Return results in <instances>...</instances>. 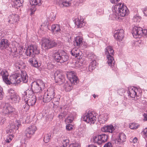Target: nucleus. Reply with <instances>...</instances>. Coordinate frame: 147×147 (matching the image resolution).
<instances>
[{"label":"nucleus","instance_id":"1","mask_svg":"<svg viewBox=\"0 0 147 147\" xmlns=\"http://www.w3.org/2000/svg\"><path fill=\"white\" fill-rule=\"evenodd\" d=\"M112 13L109 16V19L112 20H121L123 18L129 13L127 7L122 3H119L113 6Z\"/></svg>","mask_w":147,"mask_h":147},{"label":"nucleus","instance_id":"2","mask_svg":"<svg viewBox=\"0 0 147 147\" xmlns=\"http://www.w3.org/2000/svg\"><path fill=\"white\" fill-rule=\"evenodd\" d=\"M9 74L6 71L3 72L2 78L3 81L7 84H18L22 81L23 82L26 83L28 80V77L26 72L22 71L20 76L16 74L10 76L8 78Z\"/></svg>","mask_w":147,"mask_h":147},{"label":"nucleus","instance_id":"3","mask_svg":"<svg viewBox=\"0 0 147 147\" xmlns=\"http://www.w3.org/2000/svg\"><path fill=\"white\" fill-rule=\"evenodd\" d=\"M67 75L69 82H65L63 85V88L65 91H69L72 89V85L77 82L78 78L76 73L73 71L67 72Z\"/></svg>","mask_w":147,"mask_h":147},{"label":"nucleus","instance_id":"4","mask_svg":"<svg viewBox=\"0 0 147 147\" xmlns=\"http://www.w3.org/2000/svg\"><path fill=\"white\" fill-rule=\"evenodd\" d=\"M23 95L26 104H27L29 106H32L35 104L36 100V97L32 90L28 89L26 90Z\"/></svg>","mask_w":147,"mask_h":147},{"label":"nucleus","instance_id":"5","mask_svg":"<svg viewBox=\"0 0 147 147\" xmlns=\"http://www.w3.org/2000/svg\"><path fill=\"white\" fill-rule=\"evenodd\" d=\"M53 56L56 61L60 63L66 62L69 59L67 54L61 50L55 51Z\"/></svg>","mask_w":147,"mask_h":147},{"label":"nucleus","instance_id":"6","mask_svg":"<svg viewBox=\"0 0 147 147\" xmlns=\"http://www.w3.org/2000/svg\"><path fill=\"white\" fill-rule=\"evenodd\" d=\"M142 92V90L140 88L131 87L128 88L129 96L134 98V100H137L140 98Z\"/></svg>","mask_w":147,"mask_h":147},{"label":"nucleus","instance_id":"7","mask_svg":"<svg viewBox=\"0 0 147 147\" xmlns=\"http://www.w3.org/2000/svg\"><path fill=\"white\" fill-rule=\"evenodd\" d=\"M20 125L21 123L19 120L16 121L14 124H10L9 129L8 132V134H10L7 137L6 140L7 142L9 143L12 140L13 138L12 134L14 132L15 130H18Z\"/></svg>","mask_w":147,"mask_h":147},{"label":"nucleus","instance_id":"8","mask_svg":"<svg viewBox=\"0 0 147 147\" xmlns=\"http://www.w3.org/2000/svg\"><path fill=\"white\" fill-rule=\"evenodd\" d=\"M45 83L42 80H37L32 82V87L36 92H40L43 90L45 87Z\"/></svg>","mask_w":147,"mask_h":147},{"label":"nucleus","instance_id":"9","mask_svg":"<svg viewBox=\"0 0 147 147\" xmlns=\"http://www.w3.org/2000/svg\"><path fill=\"white\" fill-rule=\"evenodd\" d=\"M82 119L87 123L91 124L95 123L96 118L94 115V112L90 111L85 113L82 117Z\"/></svg>","mask_w":147,"mask_h":147},{"label":"nucleus","instance_id":"10","mask_svg":"<svg viewBox=\"0 0 147 147\" xmlns=\"http://www.w3.org/2000/svg\"><path fill=\"white\" fill-rule=\"evenodd\" d=\"M57 45L55 42L47 38H42L41 46L42 49L45 50L52 48Z\"/></svg>","mask_w":147,"mask_h":147},{"label":"nucleus","instance_id":"11","mask_svg":"<svg viewBox=\"0 0 147 147\" xmlns=\"http://www.w3.org/2000/svg\"><path fill=\"white\" fill-rule=\"evenodd\" d=\"M7 94L9 100L12 102L14 103L19 102L20 100L19 96L14 90L11 88L8 90Z\"/></svg>","mask_w":147,"mask_h":147},{"label":"nucleus","instance_id":"12","mask_svg":"<svg viewBox=\"0 0 147 147\" xmlns=\"http://www.w3.org/2000/svg\"><path fill=\"white\" fill-rule=\"evenodd\" d=\"M3 115L10 117L15 113V109L9 104H6L2 111Z\"/></svg>","mask_w":147,"mask_h":147},{"label":"nucleus","instance_id":"13","mask_svg":"<svg viewBox=\"0 0 147 147\" xmlns=\"http://www.w3.org/2000/svg\"><path fill=\"white\" fill-rule=\"evenodd\" d=\"M39 50L38 47L36 45H31L26 49L25 53L28 57L30 55L33 56L34 55H37L39 53Z\"/></svg>","mask_w":147,"mask_h":147},{"label":"nucleus","instance_id":"14","mask_svg":"<svg viewBox=\"0 0 147 147\" xmlns=\"http://www.w3.org/2000/svg\"><path fill=\"white\" fill-rule=\"evenodd\" d=\"M53 75L56 82L59 83V84H62L65 81L64 76L59 71L57 70L55 71Z\"/></svg>","mask_w":147,"mask_h":147},{"label":"nucleus","instance_id":"15","mask_svg":"<svg viewBox=\"0 0 147 147\" xmlns=\"http://www.w3.org/2000/svg\"><path fill=\"white\" fill-rule=\"evenodd\" d=\"M30 3L31 5L30 9L31 14L32 15L36 10V6H39L41 5V0H30Z\"/></svg>","mask_w":147,"mask_h":147},{"label":"nucleus","instance_id":"16","mask_svg":"<svg viewBox=\"0 0 147 147\" xmlns=\"http://www.w3.org/2000/svg\"><path fill=\"white\" fill-rule=\"evenodd\" d=\"M37 130L36 126L33 125L29 126L26 130L25 134L26 137L28 138H30L35 133Z\"/></svg>","mask_w":147,"mask_h":147},{"label":"nucleus","instance_id":"17","mask_svg":"<svg viewBox=\"0 0 147 147\" xmlns=\"http://www.w3.org/2000/svg\"><path fill=\"white\" fill-rule=\"evenodd\" d=\"M142 28L135 26L133 29L132 34L134 37L136 38H140L142 36Z\"/></svg>","mask_w":147,"mask_h":147},{"label":"nucleus","instance_id":"18","mask_svg":"<svg viewBox=\"0 0 147 147\" xmlns=\"http://www.w3.org/2000/svg\"><path fill=\"white\" fill-rule=\"evenodd\" d=\"M8 18L9 19L8 22L9 23L16 25L19 21V16L17 14H12L9 16Z\"/></svg>","mask_w":147,"mask_h":147},{"label":"nucleus","instance_id":"19","mask_svg":"<svg viewBox=\"0 0 147 147\" xmlns=\"http://www.w3.org/2000/svg\"><path fill=\"white\" fill-rule=\"evenodd\" d=\"M124 31L122 29L119 30L114 32V36L117 40L121 41L123 38Z\"/></svg>","mask_w":147,"mask_h":147},{"label":"nucleus","instance_id":"20","mask_svg":"<svg viewBox=\"0 0 147 147\" xmlns=\"http://www.w3.org/2000/svg\"><path fill=\"white\" fill-rule=\"evenodd\" d=\"M126 139V137L125 135L123 133H121L119 134L118 136L115 140L116 143L120 144L125 142Z\"/></svg>","mask_w":147,"mask_h":147},{"label":"nucleus","instance_id":"21","mask_svg":"<svg viewBox=\"0 0 147 147\" xmlns=\"http://www.w3.org/2000/svg\"><path fill=\"white\" fill-rule=\"evenodd\" d=\"M9 43L8 40L5 38H3L0 41V49L1 50H4L8 48L9 46Z\"/></svg>","mask_w":147,"mask_h":147},{"label":"nucleus","instance_id":"22","mask_svg":"<svg viewBox=\"0 0 147 147\" xmlns=\"http://www.w3.org/2000/svg\"><path fill=\"white\" fill-rule=\"evenodd\" d=\"M57 2L61 7H68L71 5L72 0H57Z\"/></svg>","mask_w":147,"mask_h":147},{"label":"nucleus","instance_id":"23","mask_svg":"<svg viewBox=\"0 0 147 147\" xmlns=\"http://www.w3.org/2000/svg\"><path fill=\"white\" fill-rule=\"evenodd\" d=\"M109 118V114L107 113H103L98 117V119L100 123H104Z\"/></svg>","mask_w":147,"mask_h":147},{"label":"nucleus","instance_id":"24","mask_svg":"<svg viewBox=\"0 0 147 147\" xmlns=\"http://www.w3.org/2000/svg\"><path fill=\"white\" fill-rule=\"evenodd\" d=\"M75 24L78 28H80L84 25L83 19L82 17H78L75 20Z\"/></svg>","mask_w":147,"mask_h":147},{"label":"nucleus","instance_id":"25","mask_svg":"<svg viewBox=\"0 0 147 147\" xmlns=\"http://www.w3.org/2000/svg\"><path fill=\"white\" fill-rule=\"evenodd\" d=\"M114 129V127L112 125L104 126L101 128L102 131L109 133H112Z\"/></svg>","mask_w":147,"mask_h":147},{"label":"nucleus","instance_id":"26","mask_svg":"<svg viewBox=\"0 0 147 147\" xmlns=\"http://www.w3.org/2000/svg\"><path fill=\"white\" fill-rule=\"evenodd\" d=\"M12 51L15 53L21 54L24 52V49L22 47L17 44L16 47H15L13 48Z\"/></svg>","mask_w":147,"mask_h":147},{"label":"nucleus","instance_id":"27","mask_svg":"<svg viewBox=\"0 0 147 147\" xmlns=\"http://www.w3.org/2000/svg\"><path fill=\"white\" fill-rule=\"evenodd\" d=\"M51 29L54 34H59L61 33L60 25L58 24H53L51 26Z\"/></svg>","mask_w":147,"mask_h":147},{"label":"nucleus","instance_id":"28","mask_svg":"<svg viewBox=\"0 0 147 147\" xmlns=\"http://www.w3.org/2000/svg\"><path fill=\"white\" fill-rule=\"evenodd\" d=\"M83 38L82 37L77 36L75 38L74 44L75 46H80L83 43Z\"/></svg>","mask_w":147,"mask_h":147},{"label":"nucleus","instance_id":"29","mask_svg":"<svg viewBox=\"0 0 147 147\" xmlns=\"http://www.w3.org/2000/svg\"><path fill=\"white\" fill-rule=\"evenodd\" d=\"M114 51L111 47L109 46L105 49V53L107 56H112L113 55Z\"/></svg>","mask_w":147,"mask_h":147},{"label":"nucleus","instance_id":"30","mask_svg":"<svg viewBox=\"0 0 147 147\" xmlns=\"http://www.w3.org/2000/svg\"><path fill=\"white\" fill-rule=\"evenodd\" d=\"M71 55L76 57H78V56L80 55L81 52L80 50L77 48H73L71 51Z\"/></svg>","mask_w":147,"mask_h":147},{"label":"nucleus","instance_id":"31","mask_svg":"<svg viewBox=\"0 0 147 147\" xmlns=\"http://www.w3.org/2000/svg\"><path fill=\"white\" fill-rule=\"evenodd\" d=\"M107 57L108 59L107 63L111 67H113L114 66L115 63L113 57L112 56H107Z\"/></svg>","mask_w":147,"mask_h":147},{"label":"nucleus","instance_id":"32","mask_svg":"<svg viewBox=\"0 0 147 147\" xmlns=\"http://www.w3.org/2000/svg\"><path fill=\"white\" fill-rule=\"evenodd\" d=\"M23 0H15L13 2L14 7L18 9V8L22 7L23 5Z\"/></svg>","mask_w":147,"mask_h":147},{"label":"nucleus","instance_id":"33","mask_svg":"<svg viewBox=\"0 0 147 147\" xmlns=\"http://www.w3.org/2000/svg\"><path fill=\"white\" fill-rule=\"evenodd\" d=\"M96 62L95 60H92L88 67L89 71L91 72L94 69L96 68Z\"/></svg>","mask_w":147,"mask_h":147},{"label":"nucleus","instance_id":"34","mask_svg":"<svg viewBox=\"0 0 147 147\" xmlns=\"http://www.w3.org/2000/svg\"><path fill=\"white\" fill-rule=\"evenodd\" d=\"M55 88H49L47 90V92L46 93L47 94L51 97V98H53L55 95Z\"/></svg>","mask_w":147,"mask_h":147},{"label":"nucleus","instance_id":"35","mask_svg":"<svg viewBox=\"0 0 147 147\" xmlns=\"http://www.w3.org/2000/svg\"><path fill=\"white\" fill-rule=\"evenodd\" d=\"M29 63L31 64L33 66L37 67L40 66L38 62L37 61L36 59L34 57L32 58H30L29 59Z\"/></svg>","mask_w":147,"mask_h":147},{"label":"nucleus","instance_id":"36","mask_svg":"<svg viewBox=\"0 0 147 147\" xmlns=\"http://www.w3.org/2000/svg\"><path fill=\"white\" fill-rule=\"evenodd\" d=\"M25 64L22 61H18L16 63L15 66L17 69H20L23 68Z\"/></svg>","mask_w":147,"mask_h":147},{"label":"nucleus","instance_id":"37","mask_svg":"<svg viewBox=\"0 0 147 147\" xmlns=\"http://www.w3.org/2000/svg\"><path fill=\"white\" fill-rule=\"evenodd\" d=\"M71 36L70 34L66 33L63 38L64 41L65 42H70L71 41Z\"/></svg>","mask_w":147,"mask_h":147},{"label":"nucleus","instance_id":"38","mask_svg":"<svg viewBox=\"0 0 147 147\" xmlns=\"http://www.w3.org/2000/svg\"><path fill=\"white\" fill-rule=\"evenodd\" d=\"M52 98L48 94L46 93L43 96V101L45 102H48L51 101Z\"/></svg>","mask_w":147,"mask_h":147},{"label":"nucleus","instance_id":"39","mask_svg":"<svg viewBox=\"0 0 147 147\" xmlns=\"http://www.w3.org/2000/svg\"><path fill=\"white\" fill-rule=\"evenodd\" d=\"M99 139L101 141V143L107 141L108 139V137L107 135L105 134H102L99 135Z\"/></svg>","mask_w":147,"mask_h":147},{"label":"nucleus","instance_id":"40","mask_svg":"<svg viewBox=\"0 0 147 147\" xmlns=\"http://www.w3.org/2000/svg\"><path fill=\"white\" fill-rule=\"evenodd\" d=\"M56 13L51 12L48 16V18L50 21H53L56 18Z\"/></svg>","mask_w":147,"mask_h":147},{"label":"nucleus","instance_id":"41","mask_svg":"<svg viewBox=\"0 0 147 147\" xmlns=\"http://www.w3.org/2000/svg\"><path fill=\"white\" fill-rule=\"evenodd\" d=\"M51 134L49 133L46 135L45 136L44 140L45 143L49 142L51 139Z\"/></svg>","mask_w":147,"mask_h":147},{"label":"nucleus","instance_id":"42","mask_svg":"<svg viewBox=\"0 0 147 147\" xmlns=\"http://www.w3.org/2000/svg\"><path fill=\"white\" fill-rule=\"evenodd\" d=\"M93 139L94 143H96L98 144H101V141L99 139V135L94 136Z\"/></svg>","mask_w":147,"mask_h":147},{"label":"nucleus","instance_id":"43","mask_svg":"<svg viewBox=\"0 0 147 147\" xmlns=\"http://www.w3.org/2000/svg\"><path fill=\"white\" fill-rule=\"evenodd\" d=\"M140 126L139 125L138 123H132L129 124V127L132 129H137Z\"/></svg>","mask_w":147,"mask_h":147},{"label":"nucleus","instance_id":"44","mask_svg":"<svg viewBox=\"0 0 147 147\" xmlns=\"http://www.w3.org/2000/svg\"><path fill=\"white\" fill-rule=\"evenodd\" d=\"M141 18L138 15H135L133 18V21L136 22H140L141 20Z\"/></svg>","mask_w":147,"mask_h":147},{"label":"nucleus","instance_id":"45","mask_svg":"<svg viewBox=\"0 0 147 147\" xmlns=\"http://www.w3.org/2000/svg\"><path fill=\"white\" fill-rule=\"evenodd\" d=\"M74 120V117L73 116H69L65 120V122L66 123H71Z\"/></svg>","mask_w":147,"mask_h":147},{"label":"nucleus","instance_id":"46","mask_svg":"<svg viewBox=\"0 0 147 147\" xmlns=\"http://www.w3.org/2000/svg\"><path fill=\"white\" fill-rule=\"evenodd\" d=\"M130 142L133 143L134 144L133 145L134 146H136V144L137 143L138 139L136 137L133 138L132 137L131 138L130 140Z\"/></svg>","mask_w":147,"mask_h":147},{"label":"nucleus","instance_id":"47","mask_svg":"<svg viewBox=\"0 0 147 147\" xmlns=\"http://www.w3.org/2000/svg\"><path fill=\"white\" fill-rule=\"evenodd\" d=\"M73 128V126L71 124H67L66 126V129L68 130H71Z\"/></svg>","mask_w":147,"mask_h":147},{"label":"nucleus","instance_id":"48","mask_svg":"<svg viewBox=\"0 0 147 147\" xmlns=\"http://www.w3.org/2000/svg\"><path fill=\"white\" fill-rule=\"evenodd\" d=\"M125 91L124 89L123 88H121L119 89L118 90L117 92L119 94L121 95L123 93H124L125 92Z\"/></svg>","mask_w":147,"mask_h":147},{"label":"nucleus","instance_id":"49","mask_svg":"<svg viewBox=\"0 0 147 147\" xmlns=\"http://www.w3.org/2000/svg\"><path fill=\"white\" fill-rule=\"evenodd\" d=\"M143 11L144 16L147 17V6L143 8Z\"/></svg>","mask_w":147,"mask_h":147},{"label":"nucleus","instance_id":"50","mask_svg":"<svg viewBox=\"0 0 147 147\" xmlns=\"http://www.w3.org/2000/svg\"><path fill=\"white\" fill-rule=\"evenodd\" d=\"M103 147H113L111 143L108 142L105 144Z\"/></svg>","mask_w":147,"mask_h":147},{"label":"nucleus","instance_id":"51","mask_svg":"<svg viewBox=\"0 0 147 147\" xmlns=\"http://www.w3.org/2000/svg\"><path fill=\"white\" fill-rule=\"evenodd\" d=\"M25 104V105H24L23 107V108L24 109V111H27L29 108V105H28L27 104Z\"/></svg>","mask_w":147,"mask_h":147},{"label":"nucleus","instance_id":"52","mask_svg":"<svg viewBox=\"0 0 147 147\" xmlns=\"http://www.w3.org/2000/svg\"><path fill=\"white\" fill-rule=\"evenodd\" d=\"M142 32L143 33L142 34V36H147V29H143V32Z\"/></svg>","mask_w":147,"mask_h":147},{"label":"nucleus","instance_id":"53","mask_svg":"<svg viewBox=\"0 0 147 147\" xmlns=\"http://www.w3.org/2000/svg\"><path fill=\"white\" fill-rule=\"evenodd\" d=\"M143 134L144 137L147 138V128H146L143 131Z\"/></svg>","mask_w":147,"mask_h":147},{"label":"nucleus","instance_id":"54","mask_svg":"<svg viewBox=\"0 0 147 147\" xmlns=\"http://www.w3.org/2000/svg\"><path fill=\"white\" fill-rule=\"evenodd\" d=\"M4 92L3 90H1V92H0V100H2L4 96Z\"/></svg>","mask_w":147,"mask_h":147},{"label":"nucleus","instance_id":"55","mask_svg":"<svg viewBox=\"0 0 147 147\" xmlns=\"http://www.w3.org/2000/svg\"><path fill=\"white\" fill-rule=\"evenodd\" d=\"M110 2L112 3H115L116 2H119L120 0H109Z\"/></svg>","mask_w":147,"mask_h":147},{"label":"nucleus","instance_id":"56","mask_svg":"<svg viewBox=\"0 0 147 147\" xmlns=\"http://www.w3.org/2000/svg\"><path fill=\"white\" fill-rule=\"evenodd\" d=\"M47 66L48 68H49V69L53 68V65L51 64H48Z\"/></svg>","mask_w":147,"mask_h":147},{"label":"nucleus","instance_id":"57","mask_svg":"<svg viewBox=\"0 0 147 147\" xmlns=\"http://www.w3.org/2000/svg\"><path fill=\"white\" fill-rule=\"evenodd\" d=\"M143 116L144 117V120L145 121H147V114H144L143 115Z\"/></svg>","mask_w":147,"mask_h":147},{"label":"nucleus","instance_id":"58","mask_svg":"<svg viewBox=\"0 0 147 147\" xmlns=\"http://www.w3.org/2000/svg\"><path fill=\"white\" fill-rule=\"evenodd\" d=\"M91 55V56L90 57L91 59H95L96 58V56L93 54H92Z\"/></svg>","mask_w":147,"mask_h":147},{"label":"nucleus","instance_id":"59","mask_svg":"<svg viewBox=\"0 0 147 147\" xmlns=\"http://www.w3.org/2000/svg\"><path fill=\"white\" fill-rule=\"evenodd\" d=\"M26 144L25 143L23 144L22 145V147H26Z\"/></svg>","mask_w":147,"mask_h":147},{"label":"nucleus","instance_id":"60","mask_svg":"<svg viewBox=\"0 0 147 147\" xmlns=\"http://www.w3.org/2000/svg\"><path fill=\"white\" fill-rule=\"evenodd\" d=\"M5 121V119L4 118L3 119H2L1 120V122H2V123H3Z\"/></svg>","mask_w":147,"mask_h":147},{"label":"nucleus","instance_id":"61","mask_svg":"<svg viewBox=\"0 0 147 147\" xmlns=\"http://www.w3.org/2000/svg\"><path fill=\"white\" fill-rule=\"evenodd\" d=\"M4 71H2V70L1 69V68L0 67V75L2 74H2H3V72ZM3 74H2L3 75Z\"/></svg>","mask_w":147,"mask_h":147},{"label":"nucleus","instance_id":"62","mask_svg":"<svg viewBox=\"0 0 147 147\" xmlns=\"http://www.w3.org/2000/svg\"><path fill=\"white\" fill-rule=\"evenodd\" d=\"M93 96L94 98H95L96 97H98V95H95V94L93 95Z\"/></svg>","mask_w":147,"mask_h":147},{"label":"nucleus","instance_id":"63","mask_svg":"<svg viewBox=\"0 0 147 147\" xmlns=\"http://www.w3.org/2000/svg\"><path fill=\"white\" fill-rule=\"evenodd\" d=\"M3 90V89L0 86V92H1V90Z\"/></svg>","mask_w":147,"mask_h":147},{"label":"nucleus","instance_id":"64","mask_svg":"<svg viewBox=\"0 0 147 147\" xmlns=\"http://www.w3.org/2000/svg\"><path fill=\"white\" fill-rule=\"evenodd\" d=\"M63 117V115H59V117L60 118L61 117Z\"/></svg>","mask_w":147,"mask_h":147}]
</instances>
